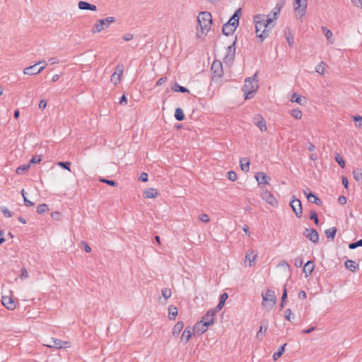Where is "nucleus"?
I'll list each match as a JSON object with an SVG mask.
<instances>
[{"instance_id":"nucleus-1","label":"nucleus","mask_w":362,"mask_h":362,"mask_svg":"<svg viewBox=\"0 0 362 362\" xmlns=\"http://www.w3.org/2000/svg\"><path fill=\"white\" fill-rule=\"evenodd\" d=\"M253 21L255 25L257 37L259 42H262L269 35L275 23H273L272 20L267 18L264 14L254 16Z\"/></svg>"},{"instance_id":"nucleus-2","label":"nucleus","mask_w":362,"mask_h":362,"mask_svg":"<svg viewBox=\"0 0 362 362\" xmlns=\"http://www.w3.org/2000/svg\"><path fill=\"white\" fill-rule=\"evenodd\" d=\"M241 8L235 11L229 21L223 25L222 32L225 35H232L239 25Z\"/></svg>"},{"instance_id":"nucleus-3","label":"nucleus","mask_w":362,"mask_h":362,"mask_svg":"<svg viewBox=\"0 0 362 362\" xmlns=\"http://www.w3.org/2000/svg\"><path fill=\"white\" fill-rule=\"evenodd\" d=\"M257 75L255 74L252 77H248L245 80L243 90L245 94V98L250 99L253 97L254 93L258 88V83L256 79Z\"/></svg>"},{"instance_id":"nucleus-4","label":"nucleus","mask_w":362,"mask_h":362,"mask_svg":"<svg viewBox=\"0 0 362 362\" xmlns=\"http://www.w3.org/2000/svg\"><path fill=\"white\" fill-rule=\"evenodd\" d=\"M198 24L203 33L209 32L212 24L211 14L208 11H201L197 18Z\"/></svg>"},{"instance_id":"nucleus-5","label":"nucleus","mask_w":362,"mask_h":362,"mask_svg":"<svg viewBox=\"0 0 362 362\" xmlns=\"http://www.w3.org/2000/svg\"><path fill=\"white\" fill-rule=\"evenodd\" d=\"M115 21L114 17L110 16L105 19H100L95 23L93 28L92 29L93 33H100L102 30L107 28L110 25Z\"/></svg>"},{"instance_id":"nucleus-6","label":"nucleus","mask_w":362,"mask_h":362,"mask_svg":"<svg viewBox=\"0 0 362 362\" xmlns=\"http://www.w3.org/2000/svg\"><path fill=\"white\" fill-rule=\"evenodd\" d=\"M47 65V64L45 61H40L34 65L25 68L23 70V73L30 76L35 75L43 71Z\"/></svg>"},{"instance_id":"nucleus-7","label":"nucleus","mask_w":362,"mask_h":362,"mask_svg":"<svg viewBox=\"0 0 362 362\" xmlns=\"http://www.w3.org/2000/svg\"><path fill=\"white\" fill-rule=\"evenodd\" d=\"M263 305H268L270 308H273L276 303V297L273 290L268 289L266 293H262Z\"/></svg>"},{"instance_id":"nucleus-8","label":"nucleus","mask_w":362,"mask_h":362,"mask_svg":"<svg viewBox=\"0 0 362 362\" xmlns=\"http://www.w3.org/2000/svg\"><path fill=\"white\" fill-rule=\"evenodd\" d=\"M293 211L298 218H301L303 216V208L302 204L300 199H297L296 196L291 197V200L289 204Z\"/></svg>"},{"instance_id":"nucleus-9","label":"nucleus","mask_w":362,"mask_h":362,"mask_svg":"<svg viewBox=\"0 0 362 362\" xmlns=\"http://www.w3.org/2000/svg\"><path fill=\"white\" fill-rule=\"evenodd\" d=\"M308 5V0H294L293 8L300 17L305 15L306 8Z\"/></svg>"},{"instance_id":"nucleus-10","label":"nucleus","mask_w":362,"mask_h":362,"mask_svg":"<svg viewBox=\"0 0 362 362\" xmlns=\"http://www.w3.org/2000/svg\"><path fill=\"white\" fill-rule=\"evenodd\" d=\"M123 71H124L123 64H119L116 66V70L112 74V75L111 76V78H110V81L112 83H114L115 85H117L120 82L121 77L123 74Z\"/></svg>"},{"instance_id":"nucleus-11","label":"nucleus","mask_w":362,"mask_h":362,"mask_svg":"<svg viewBox=\"0 0 362 362\" xmlns=\"http://www.w3.org/2000/svg\"><path fill=\"white\" fill-rule=\"evenodd\" d=\"M303 235L313 243H317L319 241V234L314 228H306L303 232Z\"/></svg>"},{"instance_id":"nucleus-12","label":"nucleus","mask_w":362,"mask_h":362,"mask_svg":"<svg viewBox=\"0 0 362 362\" xmlns=\"http://www.w3.org/2000/svg\"><path fill=\"white\" fill-rule=\"evenodd\" d=\"M211 70L215 77L221 78L223 74L222 63L220 61L215 60L212 63Z\"/></svg>"},{"instance_id":"nucleus-13","label":"nucleus","mask_w":362,"mask_h":362,"mask_svg":"<svg viewBox=\"0 0 362 362\" xmlns=\"http://www.w3.org/2000/svg\"><path fill=\"white\" fill-rule=\"evenodd\" d=\"M69 342L66 341H62L59 339L52 338L50 341V344H47L48 347L55 348V349H63L69 346Z\"/></svg>"},{"instance_id":"nucleus-14","label":"nucleus","mask_w":362,"mask_h":362,"mask_svg":"<svg viewBox=\"0 0 362 362\" xmlns=\"http://www.w3.org/2000/svg\"><path fill=\"white\" fill-rule=\"evenodd\" d=\"M261 197L263 200H264L266 202H267L269 204L272 205V206H278V201L274 197V195L270 193L268 191L263 192L261 194Z\"/></svg>"},{"instance_id":"nucleus-15","label":"nucleus","mask_w":362,"mask_h":362,"mask_svg":"<svg viewBox=\"0 0 362 362\" xmlns=\"http://www.w3.org/2000/svg\"><path fill=\"white\" fill-rule=\"evenodd\" d=\"M1 303L8 310H13L16 308V303L11 296H2Z\"/></svg>"},{"instance_id":"nucleus-16","label":"nucleus","mask_w":362,"mask_h":362,"mask_svg":"<svg viewBox=\"0 0 362 362\" xmlns=\"http://www.w3.org/2000/svg\"><path fill=\"white\" fill-rule=\"evenodd\" d=\"M236 42V38L233 41V44L229 45L227 48V53L225 57V61L226 62H232L235 57V44Z\"/></svg>"},{"instance_id":"nucleus-17","label":"nucleus","mask_w":362,"mask_h":362,"mask_svg":"<svg viewBox=\"0 0 362 362\" xmlns=\"http://www.w3.org/2000/svg\"><path fill=\"white\" fill-rule=\"evenodd\" d=\"M268 325L269 322L267 320L264 319L261 321L259 329L257 334V338L258 339L262 340L263 339V336L267 330Z\"/></svg>"},{"instance_id":"nucleus-18","label":"nucleus","mask_w":362,"mask_h":362,"mask_svg":"<svg viewBox=\"0 0 362 362\" xmlns=\"http://www.w3.org/2000/svg\"><path fill=\"white\" fill-rule=\"evenodd\" d=\"M282 5H279L277 4L274 9L266 16L268 18H271L272 20V23H274V21L277 19L278 16L281 12Z\"/></svg>"},{"instance_id":"nucleus-19","label":"nucleus","mask_w":362,"mask_h":362,"mask_svg":"<svg viewBox=\"0 0 362 362\" xmlns=\"http://www.w3.org/2000/svg\"><path fill=\"white\" fill-rule=\"evenodd\" d=\"M214 316L213 312L209 310L202 317V322L209 327L214 324Z\"/></svg>"},{"instance_id":"nucleus-20","label":"nucleus","mask_w":362,"mask_h":362,"mask_svg":"<svg viewBox=\"0 0 362 362\" xmlns=\"http://www.w3.org/2000/svg\"><path fill=\"white\" fill-rule=\"evenodd\" d=\"M255 177L259 185H261L263 184H267L268 180H270V177L269 176H267L263 172L257 173Z\"/></svg>"},{"instance_id":"nucleus-21","label":"nucleus","mask_w":362,"mask_h":362,"mask_svg":"<svg viewBox=\"0 0 362 362\" xmlns=\"http://www.w3.org/2000/svg\"><path fill=\"white\" fill-rule=\"evenodd\" d=\"M304 194H305L308 200L313 204H315L318 206H321L322 204V202L320 198H318L314 193L312 192H310L309 193H307L304 191Z\"/></svg>"},{"instance_id":"nucleus-22","label":"nucleus","mask_w":362,"mask_h":362,"mask_svg":"<svg viewBox=\"0 0 362 362\" xmlns=\"http://www.w3.org/2000/svg\"><path fill=\"white\" fill-rule=\"evenodd\" d=\"M78 6L81 10H90L92 11H97V7L95 5L91 4L84 1H80L78 4Z\"/></svg>"},{"instance_id":"nucleus-23","label":"nucleus","mask_w":362,"mask_h":362,"mask_svg":"<svg viewBox=\"0 0 362 362\" xmlns=\"http://www.w3.org/2000/svg\"><path fill=\"white\" fill-rule=\"evenodd\" d=\"M314 269V262L311 260L308 261L303 267V272L305 273V276L308 277L310 276L313 273Z\"/></svg>"},{"instance_id":"nucleus-24","label":"nucleus","mask_w":362,"mask_h":362,"mask_svg":"<svg viewBox=\"0 0 362 362\" xmlns=\"http://www.w3.org/2000/svg\"><path fill=\"white\" fill-rule=\"evenodd\" d=\"M208 325L200 321L195 324V325L193 327V330L197 331L198 334H201L205 332L208 329Z\"/></svg>"},{"instance_id":"nucleus-25","label":"nucleus","mask_w":362,"mask_h":362,"mask_svg":"<svg viewBox=\"0 0 362 362\" xmlns=\"http://www.w3.org/2000/svg\"><path fill=\"white\" fill-rule=\"evenodd\" d=\"M192 337V332L190 330V327H187L182 334L180 337V341L184 344H186Z\"/></svg>"},{"instance_id":"nucleus-26","label":"nucleus","mask_w":362,"mask_h":362,"mask_svg":"<svg viewBox=\"0 0 362 362\" xmlns=\"http://www.w3.org/2000/svg\"><path fill=\"white\" fill-rule=\"evenodd\" d=\"M184 327V323L182 321H178L173 328L172 334L174 337H177Z\"/></svg>"},{"instance_id":"nucleus-27","label":"nucleus","mask_w":362,"mask_h":362,"mask_svg":"<svg viewBox=\"0 0 362 362\" xmlns=\"http://www.w3.org/2000/svg\"><path fill=\"white\" fill-rule=\"evenodd\" d=\"M250 162L248 158L243 157L240 159V165L241 170L244 172H248L250 170Z\"/></svg>"},{"instance_id":"nucleus-28","label":"nucleus","mask_w":362,"mask_h":362,"mask_svg":"<svg viewBox=\"0 0 362 362\" xmlns=\"http://www.w3.org/2000/svg\"><path fill=\"white\" fill-rule=\"evenodd\" d=\"M144 197L146 199L156 198L158 195L157 189L154 188H148L144 192Z\"/></svg>"},{"instance_id":"nucleus-29","label":"nucleus","mask_w":362,"mask_h":362,"mask_svg":"<svg viewBox=\"0 0 362 362\" xmlns=\"http://www.w3.org/2000/svg\"><path fill=\"white\" fill-rule=\"evenodd\" d=\"M345 267L350 270L352 272H355L358 269V264H357L354 261L348 259L344 263Z\"/></svg>"},{"instance_id":"nucleus-30","label":"nucleus","mask_w":362,"mask_h":362,"mask_svg":"<svg viewBox=\"0 0 362 362\" xmlns=\"http://www.w3.org/2000/svg\"><path fill=\"white\" fill-rule=\"evenodd\" d=\"M178 311L176 306L173 305H170L168 307V317L170 320H175L176 317L177 316Z\"/></svg>"},{"instance_id":"nucleus-31","label":"nucleus","mask_w":362,"mask_h":362,"mask_svg":"<svg viewBox=\"0 0 362 362\" xmlns=\"http://www.w3.org/2000/svg\"><path fill=\"white\" fill-rule=\"evenodd\" d=\"M287 344L285 343L284 344L281 345L279 347L278 351L274 352L273 354V360L276 361L278 360L285 352V347L286 346Z\"/></svg>"},{"instance_id":"nucleus-32","label":"nucleus","mask_w":362,"mask_h":362,"mask_svg":"<svg viewBox=\"0 0 362 362\" xmlns=\"http://www.w3.org/2000/svg\"><path fill=\"white\" fill-rule=\"evenodd\" d=\"M171 88L175 92H180V93H189V92L187 88L179 85L177 82H175V83H173L172 85Z\"/></svg>"},{"instance_id":"nucleus-33","label":"nucleus","mask_w":362,"mask_h":362,"mask_svg":"<svg viewBox=\"0 0 362 362\" xmlns=\"http://www.w3.org/2000/svg\"><path fill=\"white\" fill-rule=\"evenodd\" d=\"M337 232V228L336 227H332L330 228L325 230V233L327 238H331L332 240H333L336 236Z\"/></svg>"},{"instance_id":"nucleus-34","label":"nucleus","mask_w":362,"mask_h":362,"mask_svg":"<svg viewBox=\"0 0 362 362\" xmlns=\"http://www.w3.org/2000/svg\"><path fill=\"white\" fill-rule=\"evenodd\" d=\"M175 117L177 121H183L185 118V113L182 108L177 107L175 112Z\"/></svg>"},{"instance_id":"nucleus-35","label":"nucleus","mask_w":362,"mask_h":362,"mask_svg":"<svg viewBox=\"0 0 362 362\" xmlns=\"http://www.w3.org/2000/svg\"><path fill=\"white\" fill-rule=\"evenodd\" d=\"M257 257V253L254 254V252H251L250 254L246 255L245 261L249 262L250 267L252 266V264H253L252 263L255 262Z\"/></svg>"},{"instance_id":"nucleus-36","label":"nucleus","mask_w":362,"mask_h":362,"mask_svg":"<svg viewBox=\"0 0 362 362\" xmlns=\"http://www.w3.org/2000/svg\"><path fill=\"white\" fill-rule=\"evenodd\" d=\"M354 179L359 183H362V172L359 168H356L353 172Z\"/></svg>"},{"instance_id":"nucleus-37","label":"nucleus","mask_w":362,"mask_h":362,"mask_svg":"<svg viewBox=\"0 0 362 362\" xmlns=\"http://www.w3.org/2000/svg\"><path fill=\"white\" fill-rule=\"evenodd\" d=\"M48 210V206L46 204H42L37 206L36 211L38 214H44L47 212Z\"/></svg>"},{"instance_id":"nucleus-38","label":"nucleus","mask_w":362,"mask_h":362,"mask_svg":"<svg viewBox=\"0 0 362 362\" xmlns=\"http://www.w3.org/2000/svg\"><path fill=\"white\" fill-rule=\"evenodd\" d=\"M256 125L259 128L262 132L267 130V124L265 120L262 117H259V119L256 122Z\"/></svg>"},{"instance_id":"nucleus-39","label":"nucleus","mask_w":362,"mask_h":362,"mask_svg":"<svg viewBox=\"0 0 362 362\" xmlns=\"http://www.w3.org/2000/svg\"><path fill=\"white\" fill-rule=\"evenodd\" d=\"M30 167V164H25V165H20L19 167L17 168L16 172L17 174L24 173L28 171Z\"/></svg>"},{"instance_id":"nucleus-40","label":"nucleus","mask_w":362,"mask_h":362,"mask_svg":"<svg viewBox=\"0 0 362 362\" xmlns=\"http://www.w3.org/2000/svg\"><path fill=\"white\" fill-rule=\"evenodd\" d=\"M310 219L314 221L316 226H319L320 221L318 219L317 214L315 211L312 210L310 212Z\"/></svg>"},{"instance_id":"nucleus-41","label":"nucleus","mask_w":362,"mask_h":362,"mask_svg":"<svg viewBox=\"0 0 362 362\" xmlns=\"http://www.w3.org/2000/svg\"><path fill=\"white\" fill-rule=\"evenodd\" d=\"M326 64L323 62H321L316 67L315 71L320 74H324L325 70Z\"/></svg>"},{"instance_id":"nucleus-42","label":"nucleus","mask_w":362,"mask_h":362,"mask_svg":"<svg viewBox=\"0 0 362 362\" xmlns=\"http://www.w3.org/2000/svg\"><path fill=\"white\" fill-rule=\"evenodd\" d=\"M291 114L296 119H301V117L303 116L302 112L300 110H298V109H293V110H291Z\"/></svg>"},{"instance_id":"nucleus-43","label":"nucleus","mask_w":362,"mask_h":362,"mask_svg":"<svg viewBox=\"0 0 362 362\" xmlns=\"http://www.w3.org/2000/svg\"><path fill=\"white\" fill-rule=\"evenodd\" d=\"M291 102L297 103L299 105H303L301 96L297 94L296 93H293L291 99Z\"/></svg>"},{"instance_id":"nucleus-44","label":"nucleus","mask_w":362,"mask_h":362,"mask_svg":"<svg viewBox=\"0 0 362 362\" xmlns=\"http://www.w3.org/2000/svg\"><path fill=\"white\" fill-rule=\"evenodd\" d=\"M285 35H286V40L289 45V47H293V35L291 33L290 31H288V33H285Z\"/></svg>"},{"instance_id":"nucleus-45","label":"nucleus","mask_w":362,"mask_h":362,"mask_svg":"<svg viewBox=\"0 0 362 362\" xmlns=\"http://www.w3.org/2000/svg\"><path fill=\"white\" fill-rule=\"evenodd\" d=\"M71 162L69 161H66V162H62V161H59L57 163V165L62 167L63 169H65V170H67L69 171H71Z\"/></svg>"},{"instance_id":"nucleus-46","label":"nucleus","mask_w":362,"mask_h":362,"mask_svg":"<svg viewBox=\"0 0 362 362\" xmlns=\"http://www.w3.org/2000/svg\"><path fill=\"white\" fill-rule=\"evenodd\" d=\"M284 317L287 320L291 321V319L294 318V315L290 308H288L284 312Z\"/></svg>"},{"instance_id":"nucleus-47","label":"nucleus","mask_w":362,"mask_h":362,"mask_svg":"<svg viewBox=\"0 0 362 362\" xmlns=\"http://www.w3.org/2000/svg\"><path fill=\"white\" fill-rule=\"evenodd\" d=\"M358 247H362V239L357 240L356 242H354V243H351L349 245V248L351 250L356 249Z\"/></svg>"},{"instance_id":"nucleus-48","label":"nucleus","mask_w":362,"mask_h":362,"mask_svg":"<svg viewBox=\"0 0 362 362\" xmlns=\"http://www.w3.org/2000/svg\"><path fill=\"white\" fill-rule=\"evenodd\" d=\"M335 160L338 163V164L344 168L346 165L344 160L341 157L339 153H337L335 156Z\"/></svg>"},{"instance_id":"nucleus-49","label":"nucleus","mask_w":362,"mask_h":362,"mask_svg":"<svg viewBox=\"0 0 362 362\" xmlns=\"http://www.w3.org/2000/svg\"><path fill=\"white\" fill-rule=\"evenodd\" d=\"M1 211L4 214L5 217H11L13 216V213L9 211V209L6 206L1 207Z\"/></svg>"},{"instance_id":"nucleus-50","label":"nucleus","mask_w":362,"mask_h":362,"mask_svg":"<svg viewBox=\"0 0 362 362\" xmlns=\"http://www.w3.org/2000/svg\"><path fill=\"white\" fill-rule=\"evenodd\" d=\"M354 121L356 122V125L359 127L362 128V117L360 115H355L353 117Z\"/></svg>"},{"instance_id":"nucleus-51","label":"nucleus","mask_w":362,"mask_h":362,"mask_svg":"<svg viewBox=\"0 0 362 362\" xmlns=\"http://www.w3.org/2000/svg\"><path fill=\"white\" fill-rule=\"evenodd\" d=\"M171 290L168 288H164L162 289V296L165 299H168L171 296Z\"/></svg>"},{"instance_id":"nucleus-52","label":"nucleus","mask_w":362,"mask_h":362,"mask_svg":"<svg viewBox=\"0 0 362 362\" xmlns=\"http://www.w3.org/2000/svg\"><path fill=\"white\" fill-rule=\"evenodd\" d=\"M99 180L101 182L105 183L110 186H113V187L117 186V182L113 180H107L105 178H100Z\"/></svg>"},{"instance_id":"nucleus-53","label":"nucleus","mask_w":362,"mask_h":362,"mask_svg":"<svg viewBox=\"0 0 362 362\" xmlns=\"http://www.w3.org/2000/svg\"><path fill=\"white\" fill-rule=\"evenodd\" d=\"M42 160V156H33L28 164H37V163H40Z\"/></svg>"},{"instance_id":"nucleus-54","label":"nucleus","mask_w":362,"mask_h":362,"mask_svg":"<svg viewBox=\"0 0 362 362\" xmlns=\"http://www.w3.org/2000/svg\"><path fill=\"white\" fill-rule=\"evenodd\" d=\"M227 177L231 181H235L237 180V175L234 171H228L227 173Z\"/></svg>"},{"instance_id":"nucleus-55","label":"nucleus","mask_w":362,"mask_h":362,"mask_svg":"<svg viewBox=\"0 0 362 362\" xmlns=\"http://www.w3.org/2000/svg\"><path fill=\"white\" fill-rule=\"evenodd\" d=\"M294 265L297 268H300L303 265V259L301 257H298L294 259Z\"/></svg>"},{"instance_id":"nucleus-56","label":"nucleus","mask_w":362,"mask_h":362,"mask_svg":"<svg viewBox=\"0 0 362 362\" xmlns=\"http://www.w3.org/2000/svg\"><path fill=\"white\" fill-rule=\"evenodd\" d=\"M21 272V273L20 275V278L21 279H25L28 277V271L25 269V267H22Z\"/></svg>"},{"instance_id":"nucleus-57","label":"nucleus","mask_w":362,"mask_h":362,"mask_svg":"<svg viewBox=\"0 0 362 362\" xmlns=\"http://www.w3.org/2000/svg\"><path fill=\"white\" fill-rule=\"evenodd\" d=\"M322 30L327 40H329L332 36V33L328 30L326 27H322Z\"/></svg>"},{"instance_id":"nucleus-58","label":"nucleus","mask_w":362,"mask_h":362,"mask_svg":"<svg viewBox=\"0 0 362 362\" xmlns=\"http://www.w3.org/2000/svg\"><path fill=\"white\" fill-rule=\"evenodd\" d=\"M199 219L204 223H208L210 221L209 216L206 214H202L199 216Z\"/></svg>"},{"instance_id":"nucleus-59","label":"nucleus","mask_w":362,"mask_h":362,"mask_svg":"<svg viewBox=\"0 0 362 362\" xmlns=\"http://www.w3.org/2000/svg\"><path fill=\"white\" fill-rule=\"evenodd\" d=\"M288 293H287V289H286V284H284V289H283V293L281 296V301L285 302L287 299Z\"/></svg>"},{"instance_id":"nucleus-60","label":"nucleus","mask_w":362,"mask_h":362,"mask_svg":"<svg viewBox=\"0 0 362 362\" xmlns=\"http://www.w3.org/2000/svg\"><path fill=\"white\" fill-rule=\"evenodd\" d=\"M133 38H134V35H133V34H132L130 33L124 34L122 37V39L127 42L132 40Z\"/></svg>"},{"instance_id":"nucleus-61","label":"nucleus","mask_w":362,"mask_h":362,"mask_svg":"<svg viewBox=\"0 0 362 362\" xmlns=\"http://www.w3.org/2000/svg\"><path fill=\"white\" fill-rule=\"evenodd\" d=\"M148 174L146 173H141L139 176V180L141 182H147L148 181Z\"/></svg>"},{"instance_id":"nucleus-62","label":"nucleus","mask_w":362,"mask_h":362,"mask_svg":"<svg viewBox=\"0 0 362 362\" xmlns=\"http://www.w3.org/2000/svg\"><path fill=\"white\" fill-rule=\"evenodd\" d=\"M119 103L122 105L127 104V98L124 94H123L120 98Z\"/></svg>"},{"instance_id":"nucleus-63","label":"nucleus","mask_w":362,"mask_h":362,"mask_svg":"<svg viewBox=\"0 0 362 362\" xmlns=\"http://www.w3.org/2000/svg\"><path fill=\"white\" fill-rule=\"evenodd\" d=\"M61 214L59 212L54 211L51 214V217L54 220H59Z\"/></svg>"},{"instance_id":"nucleus-64","label":"nucleus","mask_w":362,"mask_h":362,"mask_svg":"<svg viewBox=\"0 0 362 362\" xmlns=\"http://www.w3.org/2000/svg\"><path fill=\"white\" fill-rule=\"evenodd\" d=\"M38 106H39L40 109H42V110L45 109L47 106V100L42 99L40 101Z\"/></svg>"}]
</instances>
